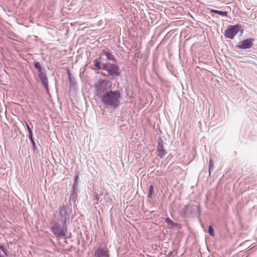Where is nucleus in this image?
<instances>
[{
    "label": "nucleus",
    "instance_id": "f257e3e1",
    "mask_svg": "<svg viewBox=\"0 0 257 257\" xmlns=\"http://www.w3.org/2000/svg\"><path fill=\"white\" fill-rule=\"evenodd\" d=\"M121 94L119 91H111L105 92L101 96V101L107 107H117L120 104Z\"/></svg>",
    "mask_w": 257,
    "mask_h": 257
},
{
    "label": "nucleus",
    "instance_id": "f03ea898",
    "mask_svg": "<svg viewBox=\"0 0 257 257\" xmlns=\"http://www.w3.org/2000/svg\"><path fill=\"white\" fill-rule=\"evenodd\" d=\"M110 86V82L108 80H100L94 85L96 95L100 96Z\"/></svg>",
    "mask_w": 257,
    "mask_h": 257
},
{
    "label": "nucleus",
    "instance_id": "7ed1b4c3",
    "mask_svg": "<svg viewBox=\"0 0 257 257\" xmlns=\"http://www.w3.org/2000/svg\"><path fill=\"white\" fill-rule=\"evenodd\" d=\"M242 26L239 24L230 25L224 32V36L226 38L233 39L241 29Z\"/></svg>",
    "mask_w": 257,
    "mask_h": 257
},
{
    "label": "nucleus",
    "instance_id": "20e7f679",
    "mask_svg": "<svg viewBox=\"0 0 257 257\" xmlns=\"http://www.w3.org/2000/svg\"><path fill=\"white\" fill-rule=\"evenodd\" d=\"M35 67L38 70L39 74V76L41 81L44 85L46 90L48 91V81L46 74L45 73V69L43 68L40 63L38 62L35 63Z\"/></svg>",
    "mask_w": 257,
    "mask_h": 257
},
{
    "label": "nucleus",
    "instance_id": "39448f33",
    "mask_svg": "<svg viewBox=\"0 0 257 257\" xmlns=\"http://www.w3.org/2000/svg\"><path fill=\"white\" fill-rule=\"evenodd\" d=\"M198 208L197 206L189 204L185 206L181 210V213L184 216L191 215L196 214L198 212Z\"/></svg>",
    "mask_w": 257,
    "mask_h": 257
},
{
    "label": "nucleus",
    "instance_id": "423d86ee",
    "mask_svg": "<svg viewBox=\"0 0 257 257\" xmlns=\"http://www.w3.org/2000/svg\"><path fill=\"white\" fill-rule=\"evenodd\" d=\"M52 230L56 237H64L66 236L67 229L64 224L61 226L56 224L52 227Z\"/></svg>",
    "mask_w": 257,
    "mask_h": 257
},
{
    "label": "nucleus",
    "instance_id": "0eeeda50",
    "mask_svg": "<svg viewBox=\"0 0 257 257\" xmlns=\"http://www.w3.org/2000/svg\"><path fill=\"white\" fill-rule=\"evenodd\" d=\"M254 41V40L253 38L247 39L239 42L236 47L240 49H249L253 45Z\"/></svg>",
    "mask_w": 257,
    "mask_h": 257
},
{
    "label": "nucleus",
    "instance_id": "6e6552de",
    "mask_svg": "<svg viewBox=\"0 0 257 257\" xmlns=\"http://www.w3.org/2000/svg\"><path fill=\"white\" fill-rule=\"evenodd\" d=\"M59 220L63 224L65 225L67 220L69 219V214L67 213V209L64 205L59 208Z\"/></svg>",
    "mask_w": 257,
    "mask_h": 257
},
{
    "label": "nucleus",
    "instance_id": "1a4fd4ad",
    "mask_svg": "<svg viewBox=\"0 0 257 257\" xmlns=\"http://www.w3.org/2000/svg\"><path fill=\"white\" fill-rule=\"evenodd\" d=\"M103 69L104 70L107 71V72L111 75H118L119 73L118 72V67L113 64L109 65H103Z\"/></svg>",
    "mask_w": 257,
    "mask_h": 257
},
{
    "label": "nucleus",
    "instance_id": "9d476101",
    "mask_svg": "<svg viewBox=\"0 0 257 257\" xmlns=\"http://www.w3.org/2000/svg\"><path fill=\"white\" fill-rule=\"evenodd\" d=\"M157 152V155L161 158H164L166 155V151L164 148V141L161 138H159L158 141Z\"/></svg>",
    "mask_w": 257,
    "mask_h": 257
},
{
    "label": "nucleus",
    "instance_id": "9b49d317",
    "mask_svg": "<svg viewBox=\"0 0 257 257\" xmlns=\"http://www.w3.org/2000/svg\"><path fill=\"white\" fill-rule=\"evenodd\" d=\"M94 255L95 257H109V250L99 247L94 252Z\"/></svg>",
    "mask_w": 257,
    "mask_h": 257
},
{
    "label": "nucleus",
    "instance_id": "f8f14e48",
    "mask_svg": "<svg viewBox=\"0 0 257 257\" xmlns=\"http://www.w3.org/2000/svg\"><path fill=\"white\" fill-rule=\"evenodd\" d=\"M165 221L169 225V227L170 229H173V228L177 227L179 225L178 223L174 222L169 218H166Z\"/></svg>",
    "mask_w": 257,
    "mask_h": 257
},
{
    "label": "nucleus",
    "instance_id": "ddd939ff",
    "mask_svg": "<svg viewBox=\"0 0 257 257\" xmlns=\"http://www.w3.org/2000/svg\"><path fill=\"white\" fill-rule=\"evenodd\" d=\"M210 11L211 13L218 14L223 17L227 16V12H225V11H218V10H211Z\"/></svg>",
    "mask_w": 257,
    "mask_h": 257
},
{
    "label": "nucleus",
    "instance_id": "4468645a",
    "mask_svg": "<svg viewBox=\"0 0 257 257\" xmlns=\"http://www.w3.org/2000/svg\"><path fill=\"white\" fill-rule=\"evenodd\" d=\"M94 66L95 67L94 69L96 70H99L101 68L100 63L97 59L94 61Z\"/></svg>",
    "mask_w": 257,
    "mask_h": 257
},
{
    "label": "nucleus",
    "instance_id": "2eb2a0df",
    "mask_svg": "<svg viewBox=\"0 0 257 257\" xmlns=\"http://www.w3.org/2000/svg\"><path fill=\"white\" fill-rule=\"evenodd\" d=\"M104 54L105 55V56H106V57L108 59L112 60V61L115 60V58H114V56L112 54L109 53L108 52H107V51L104 52Z\"/></svg>",
    "mask_w": 257,
    "mask_h": 257
},
{
    "label": "nucleus",
    "instance_id": "dca6fc26",
    "mask_svg": "<svg viewBox=\"0 0 257 257\" xmlns=\"http://www.w3.org/2000/svg\"><path fill=\"white\" fill-rule=\"evenodd\" d=\"M154 186L153 185H150L149 187V193H148V197H150L151 196L152 194L154 193Z\"/></svg>",
    "mask_w": 257,
    "mask_h": 257
},
{
    "label": "nucleus",
    "instance_id": "f3484780",
    "mask_svg": "<svg viewBox=\"0 0 257 257\" xmlns=\"http://www.w3.org/2000/svg\"><path fill=\"white\" fill-rule=\"evenodd\" d=\"M208 232L211 236H214V230L211 225L208 227Z\"/></svg>",
    "mask_w": 257,
    "mask_h": 257
},
{
    "label": "nucleus",
    "instance_id": "a211bd4d",
    "mask_svg": "<svg viewBox=\"0 0 257 257\" xmlns=\"http://www.w3.org/2000/svg\"><path fill=\"white\" fill-rule=\"evenodd\" d=\"M29 138L31 141L33 140V139L32 137V132L31 130H30V133H29Z\"/></svg>",
    "mask_w": 257,
    "mask_h": 257
},
{
    "label": "nucleus",
    "instance_id": "6ab92c4d",
    "mask_svg": "<svg viewBox=\"0 0 257 257\" xmlns=\"http://www.w3.org/2000/svg\"><path fill=\"white\" fill-rule=\"evenodd\" d=\"M211 163H212V161H211V160H210V164H209V173H210V168H211V167L212 166Z\"/></svg>",
    "mask_w": 257,
    "mask_h": 257
},
{
    "label": "nucleus",
    "instance_id": "aec40b11",
    "mask_svg": "<svg viewBox=\"0 0 257 257\" xmlns=\"http://www.w3.org/2000/svg\"><path fill=\"white\" fill-rule=\"evenodd\" d=\"M95 199L97 200H99V196L98 195V194H96V196H95Z\"/></svg>",
    "mask_w": 257,
    "mask_h": 257
},
{
    "label": "nucleus",
    "instance_id": "412c9836",
    "mask_svg": "<svg viewBox=\"0 0 257 257\" xmlns=\"http://www.w3.org/2000/svg\"><path fill=\"white\" fill-rule=\"evenodd\" d=\"M27 128H28V132H29V133H30V130H31L30 127V126L28 124L27 125Z\"/></svg>",
    "mask_w": 257,
    "mask_h": 257
},
{
    "label": "nucleus",
    "instance_id": "4be33fe9",
    "mask_svg": "<svg viewBox=\"0 0 257 257\" xmlns=\"http://www.w3.org/2000/svg\"><path fill=\"white\" fill-rule=\"evenodd\" d=\"M31 141V142H32V144H33V146L34 147V146L35 145V142H34V140H32V141Z\"/></svg>",
    "mask_w": 257,
    "mask_h": 257
}]
</instances>
